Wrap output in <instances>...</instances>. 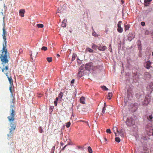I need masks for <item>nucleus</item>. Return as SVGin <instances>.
<instances>
[{
    "label": "nucleus",
    "instance_id": "nucleus-1",
    "mask_svg": "<svg viewBox=\"0 0 153 153\" xmlns=\"http://www.w3.org/2000/svg\"><path fill=\"white\" fill-rule=\"evenodd\" d=\"M5 23L4 22L3 28V34L2 35L4 41V43L3 45V48L2 50L0 51V59L1 61L3 64H6L9 62L10 58L9 53L7 52L6 48L7 41L6 35L7 32L5 29Z\"/></svg>",
    "mask_w": 153,
    "mask_h": 153
},
{
    "label": "nucleus",
    "instance_id": "nucleus-2",
    "mask_svg": "<svg viewBox=\"0 0 153 153\" xmlns=\"http://www.w3.org/2000/svg\"><path fill=\"white\" fill-rule=\"evenodd\" d=\"M10 98L11 100H10V115L7 117L9 121H12L15 120V116L16 115V108L15 107V98L13 96V94L10 95Z\"/></svg>",
    "mask_w": 153,
    "mask_h": 153
},
{
    "label": "nucleus",
    "instance_id": "nucleus-3",
    "mask_svg": "<svg viewBox=\"0 0 153 153\" xmlns=\"http://www.w3.org/2000/svg\"><path fill=\"white\" fill-rule=\"evenodd\" d=\"M7 64L8 65V62L5 64H3V63L2 62V64L3 65V68L1 69L2 71V72L4 73V74L7 76L9 82L10 84L13 85V80L12 79V77L11 76L9 77L8 75V72L9 71V66L8 65L5 66V65H6Z\"/></svg>",
    "mask_w": 153,
    "mask_h": 153
},
{
    "label": "nucleus",
    "instance_id": "nucleus-4",
    "mask_svg": "<svg viewBox=\"0 0 153 153\" xmlns=\"http://www.w3.org/2000/svg\"><path fill=\"white\" fill-rule=\"evenodd\" d=\"M14 120L12 121H9L10 123V126L11 128L10 129V132L7 134V136L9 137L12 138L13 137V133L16 126V122H14Z\"/></svg>",
    "mask_w": 153,
    "mask_h": 153
},
{
    "label": "nucleus",
    "instance_id": "nucleus-5",
    "mask_svg": "<svg viewBox=\"0 0 153 153\" xmlns=\"http://www.w3.org/2000/svg\"><path fill=\"white\" fill-rule=\"evenodd\" d=\"M126 124L127 126H129L134 125L135 124L134 120L131 117H128L126 121Z\"/></svg>",
    "mask_w": 153,
    "mask_h": 153
},
{
    "label": "nucleus",
    "instance_id": "nucleus-6",
    "mask_svg": "<svg viewBox=\"0 0 153 153\" xmlns=\"http://www.w3.org/2000/svg\"><path fill=\"white\" fill-rule=\"evenodd\" d=\"M85 68L87 70L94 71V67L93 65V64L92 62H89L86 64Z\"/></svg>",
    "mask_w": 153,
    "mask_h": 153
},
{
    "label": "nucleus",
    "instance_id": "nucleus-7",
    "mask_svg": "<svg viewBox=\"0 0 153 153\" xmlns=\"http://www.w3.org/2000/svg\"><path fill=\"white\" fill-rule=\"evenodd\" d=\"M150 99L149 95H146L144 101L142 102V105L144 106L147 105L150 101Z\"/></svg>",
    "mask_w": 153,
    "mask_h": 153
},
{
    "label": "nucleus",
    "instance_id": "nucleus-8",
    "mask_svg": "<svg viewBox=\"0 0 153 153\" xmlns=\"http://www.w3.org/2000/svg\"><path fill=\"white\" fill-rule=\"evenodd\" d=\"M66 11V8L65 7H61L59 8L58 9V13H56V14L58 16H59V15L58 14V13H65Z\"/></svg>",
    "mask_w": 153,
    "mask_h": 153
},
{
    "label": "nucleus",
    "instance_id": "nucleus-9",
    "mask_svg": "<svg viewBox=\"0 0 153 153\" xmlns=\"http://www.w3.org/2000/svg\"><path fill=\"white\" fill-rule=\"evenodd\" d=\"M122 23V22L121 21H119L117 24V31L120 33L122 32L123 30V28L121 27V25Z\"/></svg>",
    "mask_w": 153,
    "mask_h": 153
},
{
    "label": "nucleus",
    "instance_id": "nucleus-10",
    "mask_svg": "<svg viewBox=\"0 0 153 153\" xmlns=\"http://www.w3.org/2000/svg\"><path fill=\"white\" fill-rule=\"evenodd\" d=\"M128 95V96H132L134 94V90L133 89L129 87L127 90Z\"/></svg>",
    "mask_w": 153,
    "mask_h": 153
},
{
    "label": "nucleus",
    "instance_id": "nucleus-11",
    "mask_svg": "<svg viewBox=\"0 0 153 153\" xmlns=\"http://www.w3.org/2000/svg\"><path fill=\"white\" fill-rule=\"evenodd\" d=\"M125 129L124 128H123L121 130H120L119 132L117 133V135H120L121 137H124V134L125 133Z\"/></svg>",
    "mask_w": 153,
    "mask_h": 153
},
{
    "label": "nucleus",
    "instance_id": "nucleus-12",
    "mask_svg": "<svg viewBox=\"0 0 153 153\" xmlns=\"http://www.w3.org/2000/svg\"><path fill=\"white\" fill-rule=\"evenodd\" d=\"M113 130L114 133H115V135L116 136H118V135H117V133L119 132V131L117 127H114L113 128Z\"/></svg>",
    "mask_w": 153,
    "mask_h": 153
},
{
    "label": "nucleus",
    "instance_id": "nucleus-13",
    "mask_svg": "<svg viewBox=\"0 0 153 153\" xmlns=\"http://www.w3.org/2000/svg\"><path fill=\"white\" fill-rule=\"evenodd\" d=\"M151 63L150 61H148L146 63V65H145V67L147 69H149L150 68L152 67V66H151Z\"/></svg>",
    "mask_w": 153,
    "mask_h": 153
},
{
    "label": "nucleus",
    "instance_id": "nucleus-14",
    "mask_svg": "<svg viewBox=\"0 0 153 153\" xmlns=\"http://www.w3.org/2000/svg\"><path fill=\"white\" fill-rule=\"evenodd\" d=\"M107 48V47L106 46H102L101 45H100L98 48V49L101 51H104Z\"/></svg>",
    "mask_w": 153,
    "mask_h": 153
},
{
    "label": "nucleus",
    "instance_id": "nucleus-15",
    "mask_svg": "<svg viewBox=\"0 0 153 153\" xmlns=\"http://www.w3.org/2000/svg\"><path fill=\"white\" fill-rule=\"evenodd\" d=\"M152 0H144V5L146 6H148Z\"/></svg>",
    "mask_w": 153,
    "mask_h": 153
},
{
    "label": "nucleus",
    "instance_id": "nucleus-16",
    "mask_svg": "<svg viewBox=\"0 0 153 153\" xmlns=\"http://www.w3.org/2000/svg\"><path fill=\"white\" fill-rule=\"evenodd\" d=\"M67 20L65 19L63 20L62 22L61 26L63 27H66V22Z\"/></svg>",
    "mask_w": 153,
    "mask_h": 153
},
{
    "label": "nucleus",
    "instance_id": "nucleus-17",
    "mask_svg": "<svg viewBox=\"0 0 153 153\" xmlns=\"http://www.w3.org/2000/svg\"><path fill=\"white\" fill-rule=\"evenodd\" d=\"M80 102L82 104H85V97H82L80 98Z\"/></svg>",
    "mask_w": 153,
    "mask_h": 153
},
{
    "label": "nucleus",
    "instance_id": "nucleus-18",
    "mask_svg": "<svg viewBox=\"0 0 153 153\" xmlns=\"http://www.w3.org/2000/svg\"><path fill=\"white\" fill-rule=\"evenodd\" d=\"M84 75V73L83 71H82V70H80L79 72L78 73V76L81 77Z\"/></svg>",
    "mask_w": 153,
    "mask_h": 153
},
{
    "label": "nucleus",
    "instance_id": "nucleus-19",
    "mask_svg": "<svg viewBox=\"0 0 153 153\" xmlns=\"http://www.w3.org/2000/svg\"><path fill=\"white\" fill-rule=\"evenodd\" d=\"M144 75L145 76L148 78H151V75L150 74L147 72H146L144 74Z\"/></svg>",
    "mask_w": 153,
    "mask_h": 153
},
{
    "label": "nucleus",
    "instance_id": "nucleus-20",
    "mask_svg": "<svg viewBox=\"0 0 153 153\" xmlns=\"http://www.w3.org/2000/svg\"><path fill=\"white\" fill-rule=\"evenodd\" d=\"M112 96V94L111 93H109L108 94L107 98L109 100H110Z\"/></svg>",
    "mask_w": 153,
    "mask_h": 153
},
{
    "label": "nucleus",
    "instance_id": "nucleus-21",
    "mask_svg": "<svg viewBox=\"0 0 153 153\" xmlns=\"http://www.w3.org/2000/svg\"><path fill=\"white\" fill-rule=\"evenodd\" d=\"M12 86H13V85L10 84V87H9V90L10 91V93H11V94H13L12 90Z\"/></svg>",
    "mask_w": 153,
    "mask_h": 153
},
{
    "label": "nucleus",
    "instance_id": "nucleus-22",
    "mask_svg": "<svg viewBox=\"0 0 153 153\" xmlns=\"http://www.w3.org/2000/svg\"><path fill=\"white\" fill-rule=\"evenodd\" d=\"M19 15L21 14H24L25 13V10L24 9H21L19 10Z\"/></svg>",
    "mask_w": 153,
    "mask_h": 153
},
{
    "label": "nucleus",
    "instance_id": "nucleus-23",
    "mask_svg": "<svg viewBox=\"0 0 153 153\" xmlns=\"http://www.w3.org/2000/svg\"><path fill=\"white\" fill-rule=\"evenodd\" d=\"M37 26L38 28H42L44 27V25L41 24H39L36 25Z\"/></svg>",
    "mask_w": 153,
    "mask_h": 153
},
{
    "label": "nucleus",
    "instance_id": "nucleus-24",
    "mask_svg": "<svg viewBox=\"0 0 153 153\" xmlns=\"http://www.w3.org/2000/svg\"><path fill=\"white\" fill-rule=\"evenodd\" d=\"M98 47H99L97 46V45H95L93 44V45L92 46V48L93 49H94V50H96L97 48H98Z\"/></svg>",
    "mask_w": 153,
    "mask_h": 153
},
{
    "label": "nucleus",
    "instance_id": "nucleus-25",
    "mask_svg": "<svg viewBox=\"0 0 153 153\" xmlns=\"http://www.w3.org/2000/svg\"><path fill=\"white\" fill-rule=\"evenodd\" d=\"M125 31H126V30H128L130 27V26L128 25H125Z\"/></svg>",
    "mask_w": 153,
    "mask_h": 153
},
{
    "label": "nucleus",
    "instance_id": "nucleus-26",
    "mask_svg": "<svg viewBox=\"0 0 153 153\" xmlns=\"http://www.w3.org/2000/svg\"><path fill=\"white\" fill-rule=\"evenodd\" d=\"M86 50L88 51L89 52L91 53H92L93 52V50L92 49H91L89 48H86Z\"/></svg>",
    "mask_w": 153,
    "mask_h": 153
},
{
    "label": "nucleus",
    "instance_id": "nucleus-27",
    "mask_svg": "<svg viewBox=\"0 0 153 153\" xmlns=\"http://www.w3.org/2000/svg\"><path fill=\"white\" fill-rule=\"evenodd\" d=\"M88 152L89 153H92V150L90 146H88Z\"/></svg>",
    "mask_w": 153,
    "mask_h": 153
},
{
    "label": "nucleus",
    "instance_id": "nucleus-28",
    "mask_svg": "<svg viewBox=\"0 0 153 153\" xmlns=\"http://www.w3.org/2000/svg\"><path fill=\"white\" fill-rule=\"evenodd\" d=\"M63 96V93L62 92H61L59 94L58 97L60 99H62Z\"/></svg>",
    "mask_w": 153,
    "mask_h": 153
},
{
    "label": "nucleus",
    "instance_id": "nucleus-29",
    "mask_svg": "<svg viewBox=\"0 0 153 153\" xmlns=\"http://www.w3.org/2000/svg\"><path fill=\"white\" fill-rule=\"evenodd\" d=\"M47 61L49 62H50L52 61V57H47Z\"/></svg>",
    "mask_w": 153,
    "mask_h": 153
},
{
    "label": "nucleus",
    "instance_id": "nucleus-30",
    "mask_svg": "<svg viewBox=\"0 0 153 153\" xmlns=\"http://www.w3.org/2000/svg\"><path fill=\"white\" fill-rule=\"evenodd\" d=\"M115 140L117 142L119 143L120 141V138L118 137H117L115 138Z\"/></svg>",
    "mask_w": 153,
    "mask_h": 153
},
{
    "label": "nucleus",
    "instance_id": "nucleus-31",
    "mask_svg": "<svg viewBox=\"0 0 153 153\" xmlns=\"http://www.w3.org/2000/svg\"><path fill=\"white\" fill-rule=\"evenodd\" d=\"M37 52H33L31 54V56H32L33 55V56H34L35 57H36V56L37 55Z\"/></svg>",
    "mask_w": 153,
    "mask_h": 153
},
{
    "label": "nucleus",
    "instance_id": "nucleus-32",
    "mask_svg": "<svg viewBox=\"0 0 153 153\" xmlns=\"http://www.w3.org/2000/svg\"><path fill=\"white\" fill-rule=\"evenodd\" d=\"M152 118L153 117L152 115H149V117L148 118V120L150 121H151V120H152Z\"/></svg>",
    "mask_w": 153,
    "mask_h": 153
},
{
    "label": "nucleus",
    "instance_id": "nucleus-33",
    "mask_svg": "<svg viewBox=\"0 0 153 153\" xmlns=\"http://www.w3.org/2000/svg\"><path fill=\"white\" fill-rule=\"evenodd\" d=\"M48 49L47 47L45 46H43L42 48V50L43 51H46Z\"/></svg>",
    "mask_w": 153,
    "mask_h": 153
},
{
    "label": "nucleus",
    "instance_id": "nucleus-34",
    "mask_svg": "<svg viewBox=\"0 0 153 153\" xmlns=\"http://www.w3.org/2000/svg\"><path fill=\"white\" fill-rule=\"evenodd\" d=\"M102 88L104 90L107 91L108 90V89L105 86H102Z\"/></svg>",
    "mask_w": 153,
    "mask_h": 153
},
{
    "label": "nucleus",
    "instance_id": "nucleus-35",
    "mask_svg": "<svg viewBox=\"0 0 153 153\" xmlns=\"http://www.w3.org/2000/svg\"><path fill=\"white\" fill-rule=\"evenodd\" d=\"M71 125V123L70 122H68L66 124V127L67 128H68L70 127Z\"/></svg>",
    "mask_w": 153,
    "mask_h": 153
},
{
    "label": "nucleus",
    "instance_id": "nucleus-36",
    "mask_svg": "<svg viewBox=\"0 0 153 153\" xmlns=\"http://www.w3.org/2000/svg\"><path fill=\"white\" fill-rule=\"evenodd\" d=\"M106 132L107 133H108L109 134H111V130L110 129H107V130H106Z\"/></svg>",
    "mask_w": 153,
    "mask_h": 153
},
{
    "label": "nucleus",
    "instance_id": "nucleus-37",
    "mask_svg": "<svg viewBox=\"0 0 153 153\" xmlns=\"http://www.w3.org/2000/svg\"><path fill=\"white\" fill-rule=\"evenodd\" d=\"M106 110V108L104 107L102 109V112L103 113H104L105 112V111Z\"/></svg>",
    "mask_w": 153,
    "mask_h": 153
},
{
    "label": "nucleus",
    "instance_id": "nucleus-38",
    "mask_svg": "<svg viewBox=\"0 0 153 153\" xmlns=\"http://www.w3.org/2000/svg\"><path fill=\"white\" fill-rule=\"evenodd\" d=\"M69 143L67 145H65L61 149V150H64L65 149V148L67 146V145H70Z\"/></svg>",
    "mask_w": 153,
    "mask_h": 153
},
{
    "label": "nucleus",
    "instance_id": "nucleus-39",
    "mask_svg": "<svg viewBox=\"0 0 153 153\" xmlns=\"http://www.w3.org/2000/svg\"><path fill=\"white\" fill-rule=\"evenodd\" d=\"M54 103L55 106H56L57 104V101H55L54 102Z\"/></svg>",
    "mask_w": 153,
    "mask_h": 153
},
{
    "label": "nucleus",
    "instance_id": "nucleus-40",
    "mask_svg": "<svg viewBox=\"0 0 153 153\" xmlns=\"http://www.w3.org/2000/svg\"><path fill=\"white\" fill-rule=\"evenodd\" d=\"M141 25L142 26H144L145 25V23L144 22H141Z\"/></svg>",
    "mask_w": 153,
    "mask_h": 153
},
{
    "label": "nucleus",
    "instance_id": "nucleus-41",
    "mask_svg": "<svg viewBox=\"0 0 153 153\" xmlns=\"http://www.w3.org/2000/svg\"><path fill=\"white\" fill-rule=\"evenodd\" d=\"M74 79H73L71 81V83L72 84H73L74 83Z\"/></svg>",
    "mask_w": 153,
    "mask_h": 153
},
{
    "label": "nucleus",
    "instance_id": "nucleus-42",
    "mask_svg": "<svg viewBox=\"0 0 153 153\" xmlns=\"http://www.w3.org/2000/svg\"><path fill=\"white\" fill-rule=\"evenodd\" d=\"M96 33L95 32H94L93 33H92V35L93 36H96Z\"/></svg>",
    "mask_w": 153,
    "mask_h": 153
},
{
    "label": "nucleus",
    "instance_id": "nucleus-43",
    "mask_svg": "<svg viewBox=\"0 0 153 153\" xmlns=\"http://www.w3.org/2000/svg\"><path fill=\"white\" fill-rule=\"evenodd\" d=\"M40 132L41 133H42V132L43 131V129L41 128H40Z\"/></svg>",
    "mask_w": 153,
    "mask_h": 153
},
{
    "label": "nucleus",
    "instance_id": "nucleus-44",
    "mask_svg": "<svg viewBox=\"0 0 153 153\" xmlns=\"http://www.w3.org/2000/svg\"><path fill=\"white\" fill-rule=\"evenodd\" d=\"M24 14H21L20 15H19L20 16H22V17H23L24 16Z\"/></svg>",
    "mask_w": 153,
    "mask_h": 153
},
{
    "label": "nucleus",
    "instance_id": "nucleus-45",
    "mask_svg": "<svg viewBox=\"0 0 153 153\" xmlns=\"http://www.w3.org/2000/svg\"><path fill=\"white\" fill-rule=\"evenodd\" d=\"M104 107H105L106 108V103L105 102L104 103Z\"/></svg>",
    "mask_w": 153,
    "mask_h": 153
},
{
    "label": "nucleus",
    "instance_id": "nucleus-46",
    "mask_svg": "<svg viewBox=\"0 0 153 153\" xmlns=\"http://www.w3.org/2000/svg\"><path fill=\"white\" fill-rule=\"evenodd\" d=\"M58 97H56V100H55V101H58Z\"/></svg>",
    "mask_w": 153,
    "mask_h": 153
},
{
    "label": "nucleus",
    "instance_id": "nucleus-47",
    "mask_svg": "<svg viewBox=\"0 0 153 153\" xmlns=\"http://www.w3.org/2000/svg\"><path fill=\"white\" fill-rule=\"evenodd\" d=\"M74 59H75L74 58L72 57V60L73 61V60H74Z\"/></svg>",
    "mask_w": 153,
    "mask_h": 153
},
{
    "label": "nucleus",
    "instance_id": "nucleus-48",
    "mask_svg": "<svg viewBox=\"0 0 153 153\" xmlns=\"http://www.w3.org/2000/svg\"><path fill=\"white\" fill-rule=\"evenodd\" d=\"M77 147L79 149H80V148H81V146H78Z\"/></svg>",
    "mask_w": 153,
    "mask_h": 153
},
{
    "label": "nucleus",
    "instance_id": "nucleus-49",
    "mask_svg": "<svg viewBox=\"0 0 153 153\" xmlns=\"http://www.w3.org/2000/svg\"><path fill=\"white\" fill-rule=\"evenodd\" d=\"M109 48H111V44H110L109 45Z\"/></svg>",
    "mask_w": 153,
    "mask_h": 153
},
{
    "label": "nucleus",
    "instance_id": "nucleus-50",
    "mask_svg": "<svg viewBox=\"0 0 153 153\" xmlns=\"http://www.w3.org/2000/svg\"><path fill=\"white\" fill-rule=\"evenodd\" d=\"M57 56H58V57H59L60 56V55H59V54H57Z\"/></svg>",
    "mask_w": 153,
    "mask_h": 153
},
{
    "label": "nucleus",
    "instance_id": "nucleus-51",
    "mask_svg": "<svg viewBox=\"0 0 153 153\" xmlns=\"http://www.w3.org/2000/svg\"><path fill=\"white\" fill-rule=\"evenodd\" d=\"M152 135L153 136V129H152Z\"/></svg>",
    "mask_w": 153,
    "mask_h": 153
},
{
    "label": "nucleus",
    "instance_id": "nucleus-52",
    "mask_svg": "<svg viewBox=\"0 0 153 153\" xmlns=\"http://www.w3.org/2000/svg\"><path fill=\"white\" fill-rule=\"evenodd\" d=\"M152 56H153V51L152 53Z\"/></svg>",
    "mask_w": 153,
    "mask_h": 153
},
{
    "label": "nucleus",
    "instance_id": "nucleus-53",
    "mask_svg": "<svg viewBox=\"0 0 153 153\" xmlns=\"http://www.w3.org/2000/svg\"><path fill=\"white\" fill-rule=\"evenodd\" d=\"M85 122L86 123H88V122L87 121H85Z\"/></svg>",
    "mask_w": 153,
    "mask_h": 153
},
{
    "label": "nucleus",
    "instance_id": "nucleus-54",
    "mask_svg": "<svg viewBox=\"0 0 153 153\" xmlns=\"http://www.w3.org/2000/svg\"><path fill=\"white\" fill-rule=\"evenodd\" d=\"M80 121L83 122H84V121H83L81 120H80Z\"/></svg>",
    "mask_w": 153,
    "mask_h": 153
},
{
    "label": "nucleus",
    "instance_id": "nucleus-55",
    "mask_svg": "<svg viewBox=\"0 0 153 153\" xmlns=\"http://www.w3.org/2000/svg\"><path fill=\"white\" fill-rule=\"evenodd\" d=\"M153 91V90H152L151 91V92Z\"/></svg>",
    "mask_w": 153,
    "mask_h": 153
},
{
    "label": "nucleus",
    "instance_id": "nucleus-56",
    "mask_svg": "<svg viewBox=\"0 0 153 153\" xmlns=\"http://www.w3.org/2000/svg\"><path fill=\"white\" fill-rule=\"evenodd\" d=\"M105 140H106V138H105Z\"/></svg>",
    "mask_w": 153,
    "mask_h": 153
},
{
    "label": "nucleus",
    "instance_id": "nucleus-57",
    "mask_svg": "<svg viewBox=\"0 0 153 153\" xmlns=\"http://www.w3.org/2000/svg\"><path fill=\"white\" fill-rule=\"evenodd\" d=\"M61 144H62V145H63V143H61Z\"/></svg>",
    "mask_w": 153,
    "mask_h": 153
}]
</instances>
